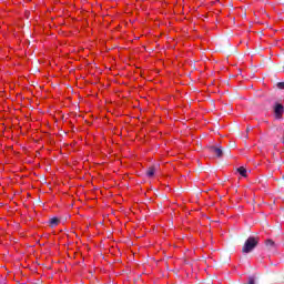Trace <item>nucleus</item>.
I'll list each match as a JSON object with an SVG mask.
<instances>
[{"label":"nucleus","mask_w":284,"mask_h":284,"mask_svg":"<svg viewBox=\"0 0 284 284\" xmlns=\"http://www.w3.org/2000/svg\"><path fill=\"white\" fill-rule=\"evenodd\" d=\"M236 172L246 178L247 176V170L244 166H240L236 169Z\"/></svg>","instance_id":"6"},{"label":"nucleus","mask_w":284,"mask_h":284,"mask_svg":"<svg viewBox=\"0 0 284 284\" xmlns=\"http://www.w3.org/2000/svg\"><path fill=\"white\" fill-rule=\"evenodd\" d=\"M252 131V126L246 128V132L250 133Z\"/></svg>","instance_id":"10"},{"label":"nucleus","mask_w":284,"mask_h":284,"mask_svg":"<svg viewBox=\"0 0 284 284\" xmlns=\"http://www.w3.org/2000/svg\"><path fill=\"white\" fill-rule=\"evenodd\" d=\"M275 130H277V132H283V126L282 125H277V126H275Z\"/></svg>","instance_id":"9"},{"label":"nucleus","mask_w":284,"mask_h":284,"mask_svg":"<svg viewBox=\"0 0 284 284\" xmlns=\"http://www.w3.org/2000/svg\"><path fill=\"white\" fill-rule=\"evenodd\" d=\"M226 153L230 154V149H226Z\"/></svg>","instance_id":"11"},{"label":"nucleus","mask_w":284,"mask_h":284,"mask_svg":"<svg viewBox=\"0 0 284 284\" xmlns=\"http://www.w3.org/2000/svg\"><path fill=\"white\" fill-rule=\"evenodd\" d=\"M59 219L58 217H52L51 220H50V225L52 226V227H55V225H59Z\"/></svg>","instance_id":"7"},{"label":"nucleus","mask_w":284,"mask_h":284,"mask_svg":"<svg viewBox=\"0 0 284 284\" xmlns=\"http://www.w3.org/2000/svg\"><path fill=\"white\" fill-rule=\"evenodd\" d=\"M274 114H275V119H283V114H284V106L281 103H275L274 105Z\"/></svg>","instance_id":"2"},{"label":"nucleus","mask_w":284,"mask_h":284,"mask_svg":"<svg viewBox=\"0 0 284 284\" xmlns=\"http://www.w3.org/2000/svg\"><path fill=\"white\" fill-rule=\"evenodd\" d=\"M277 88L278 90H284V82H278Z\"/></svg>","instance_id":"8"},{"label":"nucleus","mask_w":284,"mask_h":284,"mask_svg":"<svg viewBox=\"0 0 284 284\" xmlns=\"http://www.w3.org/2000/svg\"><path fill=\"white\" fill-rule=\"evenodd\" d=\"M267 250H276V243L272 239L265 241Z\"/></svg>","instance_id":"4"},{"label":"nucleus","mask_w":284,"mask_h":284,"mask_svg":"<svg viewBox=\"0 0 284 284\" xmlns=\"http://www.w3.org/2000/svg\"><path fill=\"white\" fill-rule=\"evenodd\" d=\"M258 241L260 239L255 236L247 237L242 247V254H250V252H254L258 246Z\"/></svg>","instance_id":"1"},{"label":"nucleus","mask_w":284,"mask_h":284,"mask_svg":"<svg viewBox=\"0 0 284 284\" xmlns=\"http://www.w3.org/2000/svg\"><path fill=\"white\" fill-rule=\"evenodd\" d=\"M156 172V166H149L146 170V176H149V179H152V176H154Z\"/></svg>","instance_id":"5"},{"label":"nucleus","mask_w":284,"mask_h":284,"mask_svg":"<svg viewBox=\"0 0 284 284\" xmlns=\"http://www.w3.org/2000/svg\"><path fill=\"white\" fill-rule=\"evenodd\" d=\"M207 152H211V154H215L217 159H221V156H223V149L219 146L211 145L207 148Z\"/></svg>","instance_id":"3"}]
</instances>
